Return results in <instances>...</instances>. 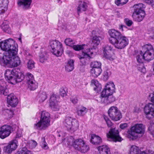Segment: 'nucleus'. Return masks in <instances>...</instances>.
Returning a JSON list of instances; mask_svg holds the SVG:
<instances>
[{"label": "nucleus", "instance_id": "obj_41", "mask_svg": "<svg viewBox=\"0 0 154 154\" xmlns=\"http://www.w3.org/2000/svg\"><path fill=\"white\" fill-rule=\"evenodd\" d=\"M27 68L29 69H32L35 68V63L31 59L27 60Z\"/></svg>", "mask_w": 154, "mask_h": 154}, {"label": "nucleus", "instance_id": "obj_28", "mask_svg": "<svg viewBox=\"0 0 154 154\" xmlns=\"http://www.w3.org/2000/svg\"><path fill=\"white\" fill-rule=\"evenodd\" d=\"M87 6L86 3L84 2L80 1L79 2L78 6L77 8L78 14L82 11H85Z\"/></svg>", "mask_w": 154, "mask_h": 154}, {"label": "nucleus", "instance_id": "obj_57", "mask_svg": "<svg viewBox=\"0 0 154 154\" xmlns=\"http://www.w3.org/2000/svg\"><path fill=\"white\" fill-rule=\"evenodd\" d=\"M37 145V143L33 140H31L29 143V147L31 149L35 148Z\"/></svg>", "mask_w": 154, "mask_h": 154}, {"label": "nucleus", "instance_id": "obj_13", "mask_svg": "<svg viewBox=\"0 0 154 154\" xmlns=\"http://www.w3.org/2000/svg\"><path fill=\"white\" fill-rule=\"evenodd\" d=\"M146 118L150 119L154 118V104L149 103L145 105L144 108Z\"/></svg>", "mask_w": 154, "mask_h": 154}, {"label": "nucleus", "instance_id": "obj_51", "mask_svg": "<svg viewBox=\"0 0 154 154\" xmlns=\"http://www.w3.org/2000/svg\"><path fill=\"white\" fill-rule=\"evenodd\" d=\"M64 42L67 45L72 46L75 44V41L72 39H65Z\"/></svg>", "mask_w": 154, "mask_h": 154}, {"label": "nucleus", "instance_id": "obj_19", "mask_svg": "<svg viewBox=\"0 0 154 154\" xmlns=\"http://www.w3.org/2000/svg\"><path fill=\"white\" fill-rule=\"evenodd\" d=\"M7 100L8 103L12 107H15L18 103V99L12 93L8 95Z\"/></svg>", "mask_w": 154, "mask_h": 154}, {"label": "nucleus", "instance_id": "obj_15", "mask_svg": "<svg viewBox=\"0 0 154 154\" xmlns=\"http://www.w3.org/2000/svg\"><path fill=\"white\" fill-rule=\"evenodd\" d=\"M128 39H111L110 42L119 49L124 48L128 44Z\"/></svg>", "mask_w": 154, "mask_h": 154}, {"label": "nucleus", "instance_id": "obj_60", "mask_svg": "<svg viewBox=\"0 0 154 154\" xmlns=\"http://www.w3.org/2000/svg\"><path fill=\"white\" fill-rule=\"evenodd\" d=\"M124 22L125 24L128 26H131L133 23V21L129 19L126 18L124 20Z\"/></svg>", "mask_w": 154, "mask_h": 154}, {"label": "nucleus", "instance_id": "obj_37", "mask_svg": "<svg viewBox=\"0 0 154 154\" xmlns=\"http://www.w3.org/2000/svg\"><path fill=\"white\" fill-rule=\"evenodd\" d=\"M39 61L42 63H43L45 62L48 58V56L47 52L45 51L43 52H41L39 55Z\"/></svg>", "mask_w": 154, "mask_h": 154}, {"label": "nucleus", "instance_id": "obj_20", "mask_svg": "<svg viewBox=\"0 0 154 154\" xmlns=\"http://www.w3.org/2000/svg\"><path fill=\"white\" fill-rule=\"evenodd\" d=\"M101 101L106 104H110L115 100V98L112 94L107 95L106 96H101Z\"/></svg>", "mask_w": 154, "mask_h": 154}, {"label": "nucleus", "instance_id": "obj_4", "mask_svg": "<svg viewBox=\"0 0 154 154\" xmlns=\"http://www.w3.org/2000/svg\"><path fill=\"white\" fill-rule=\"evenodd\" d=\"M100 43V40L99 39H92V43H91V45L93 47V48H91V49L89 48L88 49L87 52H82V55L79 56L78 57L83 64L85 63V60L86 58H92L91 56V55L93 54V51L92 50L95 49V47H96Z\"/></svg>", "mask_w": 154, "mask_h": 154}, {"label": "nucleus", "instance_id": "obj_54", "mask_svg": "<svg viewBox=\"0 0 154 154\" xmlns=\"http://www.w3.org/2000/svg\"><path fill=\"white\" fill-rule=\"evenodd\" d=\"M103 118L105 120L107 126L109 127L112 126L113 125L112 122L108 117L105 115L103 116Z\"/></svg>", "mask_w": 154, "mask_h": 154}, {"label": "nucleus", "instance_id": "obj_22", "mask_svg": "<svg viewBox=\"0 0 154 154\" xmlns=\"http://www.w3.org/2000/svg\"><path fill=\"white\" fill-rule=\"evenodd\" d=\"M145 15V11H142V12H133L132 17L134 21L140 22L143 19Z\"/></svg>", "mask_w": 154, "mask_h": 154}, {"label": "nucleus", "instance_id": "obj_43", "mask_svg": "<svg viewBox=\"0 0 154 154\" xmlns=\"http://www.w3.org/2000/svg\"><path fill=\"white\" fill-rule=\"evenodd\" d=\"M11 147L13 151L15 150L18 146L17 141L15 139L9 142L8 143Z\"/></svg>", "mask_w": 154, "mask_h": 154}, {"label": "nucleus", "instance_id": "obj_32", "mask_svg": "<svg viewBox=\"0 0 154 154\" xmlns=\"http://www.w3.org/2000/svg\"><path fill=\"white\" fill-rule=\"evenodd\" d=\"M1 27L3 31L6 33L10 34L11 32V29L9 26L8 21H4L1 25Z\"/></svg>", "mask_w": 154, "mask_h": 154}, {"label": "nucleus", "instance_id": "obj_44", "mask_svg": "<svg viewBox=\"0 0 154 154\" xmlns=\"http://www.w3.org/2000/svg\"><path fill=\"white\" fill-rule=\"evenodd\" d=\"M40 145L42 147L45 149H47L48 148V144L45 141V139L44 137L41 138L40 142Z\"/></svg>", "mask_w": 154, "mask_h": 154}, {"label": "nucleus", "instance_id": "obj_33", "mask_svg": "<svg viewBox=\"0 0 154 154\" xmlns=\"http://www.w3.org/2000/svg\"><path fill=\"white\" fill-rule=\"evenodd\" d=\"M88 109L83 106H81L77 110V113L78 116H80L85 115L88 112Z\"/></svg>", "mask_w": 154, "mask_h": 154}, {"label": "nucleus", "instance_id": "obj_36", "mask_svg": "<svg viewBox=\"0 0 154 154\" xmlns=\"http://www.w3.org/2000/svg\"><path fill=\"white\" fill-rule=\"evenodd\" d=\"M102 72L101 68L91 69V70L92 75L94 77H97Z\"/></svg>", "mask_w": 154, "mask_h": 154}, {"label": "nucleus", "instance_id": "obj_47", "mask_svg": "<svg viewBox=\"0 0 154 154\" xmlns=\"http://www.w3.org/2000/svg\"><path fill=\"white\" fill-rule=\"evenodd\" d=\"M24 55L26 60H28L32 58V55L30 54L29 50H25L24 51Z\"/></svg>", "mask_w": 154, "mask_h": 154}, {"label": "nucleus", "instance_id": "obj_55", "mask_svg": "<svg viewBox=\"0 0 154 154\" xmlns=\"http://www.w3.org/2000/svg\"><path fill=\"white\" fill-rule=\"evenodd\" d=\"M141 55L143 56V53H142L141 51H140V54L137 55L136 57L137 61L138 63H142L143 62V60H144V58H143L142 60H141V57L140 56Z\"/></svg>", "mask_w": 154, "mask_h": 154}, {"label": "nucleus", "instance_id": "obj_61", "mask_svg": "<svg viewBox=\"0 0 154 154\" xmlns=\"http://www.w3.org/2000/svg\"><path fill=\"white\" fill-rule=\"evenodd\" d=\"M98 34V33L96 31L93 30L91 32V37L93 38H98L100 37Z\"/></svg>", "mask_w": 154, "mask_h": 154}, {"label": "nucleus", "instance_id": "obj_2", "mask_svg": "<svg viewBox=\"0 0 154 154\" xmlns=\"http://www.w3.org/2000/svg\"><path fill=\"white\" fill-rule=\"evenodd\" d=\"M50 115L45 111L42 112L40 121L34 124L35 128L38 130H45L50 125Z\"/></svg>", "mask_w": 154, "mask_h": 154}, {"label": "nucleus", "instance_id": "obj_39", "mask_svg": "<svg viewBox=\"0 0 154 154\" xmlns=\"http://www.w3.org/2000/svg\"><path fill=\"white\" fill-rule=\"evenodd\" d=\"M91 85L93 86H95L96 87L94 88L95 91H98L100 90L101 88V85L99 83L97 80H92L91 81Z\"/></svg>", "mask_w": 154, "mask_h": 154}, {"label": "nucleus", "instance_id": "obj_34", "mask_svg": "<svg viewBox=\"0 0 154 154\" xmlns=\"http://www.w3.org/2000/svg\"><path fill=\"white\" fill-rule=\"evenodd\" d=\"M47 96L45 92H40L37 96V99L40 103L44 102L47 98Z\"/></svg>", "mask_w": 154, "mask_h": 154}, {"label": "nucleus", "instance_id": "obj_64", "mask_svg": "<svg viewBox=\"0 0 154 154\" xmlns=\"http://www.w3.org/2000/svg\"><path fill=\"white\" fill-rule=\"evenodd\" d=\"M127 125L126 123L121 124L120 125V128L122 129H124L127 127Z\"/></svg>", "mask_w": 154, "mask_h": 154}, {"label": "nucleus", "instance_id": "obj_10", "mask_svg": "<svg viewBox=\"0 0 154 154\" xmlns=\"http://www.w3.org/2000/svg\"><path fill=\"white\" fill-rule=\"evenodd\" d=\"M143 48L146 50L145 53L143 54V56L142 55L141 60L144 58V60L150 61L154 58V51L152 46L149 44L145 45L143 47Z\"/></svg>", "mask_w": 154, "mask_h": 154}, {"label": "nucleus", "instance_id": "obj_1", "mask_svg": "<svg viewBox=\"0 0 154 154\" xmlns=\"http://www.w3.org/2000/svg\"><path fill=\"white\" fill-rule=\"evenodd\" d=\"M5 79L9 81V82L13 85L21 82L24 78L23 74L18 72L15 69L7 70L5 73Z\"/></svg>", "mask_w": 154, "mask_h": 154}, {"label": "nucleus", "instance_id": "obj_5", "mask_svg": "<svg viewBox=\"0 0 154 154\" xmlns=\"http://www.w3.org/2000/svg\"><path fill=\"white\" fill-rule=\"evenodd\" d=\"M51 51L54 55L57 57L60 56L63 52V48L62 44L58 41L55 40L50 42Z\"/></svg>", "mask_w": 154, "mask_h": 154}, {"label": "nucleus", "instance_id": "obj_58", "mask_svg": "<svg viewBox=\"0 0 154 154\" xmlns=\"http://www.w3.org/2000/svg\"><path fill=\"white\" fill-rule=\"evenodd\" d=\"M60 94L62 97L66 96L67 95V89L66 88L65 89L61 88L60 89Z\"/></svg>", "mask_w": 154, "mask_h": 154}, {"label": "nucleus", "instance_id": "obj_17", "mask_svg": "<svg viewBox=\"0 0 154 154\" xmlns=\"http://www.w3.org/2000/svg\"><path fill=\"white\" fill-rule=\"evenodd\" d=\"M106 136L108 138H110L115 142H120L122 139L119 135V132L115 128L111 129L109 132L107 133Z\"/></svg>", "mask_w": 154, "mask_h": 154}, {"label": "nucleus", "instance_id": "obj_29", "mask_svg": "<svg viewBox=\"0 0 154 154\" xmlns=\"http://www.w3.org/2000/svg\"><path fill=\"white\" fill-rule=\"evenodd\" d=\"M90 142L94 144H98L101 143L102 140L100 137L94 134L91 135Z\"/></svg>", "mask_w": 154, "mask_h": 154}, {"label": "nucleus", "instance_id": "obj_45", "mask_svg": "<svg viewBox=\"0 0 154 154\" xmlns=\"http://www.w3.org/2000/svg\"><path fill=\"white\" fill-rule=\"evenodd\" d=\"M111 74V72L109 69H107L106 71H105L103 74V79L104 81H107L108 78L109 76Z\"/></svg>", "mask_w": 154, "mask_h": 154}, {"label": "nucleus", "instance_id": "obj_40", "mask_svg": "<svg viewBox=\"0 0 154 154\" xmlns=\"http://www.w3.org/2000/svg\"><path fill=\"white\" fill-rule=\"evenodd\" d=\"M89 149V146L87 145L84 142L83 144L81 145V147L79 148L78 150L82 152L85 153L87 152Z\"/></svg>", "mask_w": 154, "mask_h": 154}, {"label": "nucleus", "instance_id": "obj_6", "mask_svg": "<svg viewBox=\"0 0 154 154\" xmlns=\"http://www.w3.org/2000/svg\"><path fill=\"white\" fill-rule=\"evenodd\" d=\"M145 131L144 126L142 124H136L131 127L129 131V136L132 140L136 138V134H143Z\"/></svg>", "mask_w": 154, "mask_h": 154}, {"label": "nucleus", "instance_id": "obj_31", "mask_svg": "<svg viewBox=\"0 0 154 154\" xmlns=\"http://www.w3.org/2000/svg\"><path fill=\"white\" fill-rule=\"evenodd\" d=\"M20 63L19 58L14 55V58L12 59L10 66L11 67H16L19 65Z\"/></svg>", "mask_w": 154, "mask_h": 154}, {"label": "nucleus", "instance_id": "obj_26", "mask_svg": "<svg viewBox=\"0 0 154 154\" xmlns=\"http://www.w3.org/2000/svg\"><path fill=\"white\" fill-rule=\"evenodd\" d=\"M145 6L142 3H139L133 6L134 11L133 12H142L144 11Z\"/></svg>", "mask_w": 154, "mask_h": 154}, {"label": "nucleus", "instance_id": "obj_3", "mask_svg": "<svg viewBox=\"0 0 154 154\" xmlns=\"http://www.w3.org/2000/svg\"><path fill=\"white\" fill-rule=\"evenodd\" d=\"M14 48L12 52H6L4 53L2 56H0V64L2 66H9L11 61L17 52L18 48L13 47ZM13 50V49H12Z\"/></svg>", "mask_w": 154, "mask_h": 154}, {"label": "nucleus", "instance_id": "obj_21", "mask_svg": "<svg viewBox=\"0 0 154 154\" xmlns=\"http://www.w3.org/2000/svg\"><path fill=\"white\" fill-rule=\"evenodd\" d=\"M108 33L111 38H124L125 37L115 29H112L108 31Z\"/></svg>", "mask_w": 154, "mask_h": 154}, {"label": "nucleus", "instance_id": "obj_50", "mask_svg": "<svg viewBox=\"0 0 154 154\" xmlns=\"http://www.w3.org/2000/svg\"><path fill=\"white\" fill-rule=\"evenodd\" d=\"M61 27L63 30L68 32L72 30L71 26L69 24H63L62 25Z\"/></svg>", "mask_w": 154, "mask_h": 154}, {"label": "nucleus", "instance_id": "obj_25", "mask_svg": "<svg viewBox=\"0 0 154 154\" xmlns=\"http://www.w3.org/2000/svg\"><path fill=\"white\" fill-rule=\"evenodd\" d=\"M8 3V0H0V14L7 10Z\"/></svg>", "mask_w": 154, "mask_h": 154}, {"label": "nucleus", "instance_id": "obj_53", "mask_svg": "<svg viewBox=\"0 0 154 154\" xmlns=\"http://www.w3.org/2000/svg\"><path fill=\"white\" fill-rule=\"evenodd\" d=\"M74 140L72 137L70 136L67 137L66 142L67 145L70 146H73V142Z\"/></svg>", "mask_w": 154, "mask_h": 154}, {"label": "nucleus", "instance_id": "obj_12", "mask_svg": "<svg viewBox=\"0 0 154 154\" xmlns=\"http://www.w3.org/2000/svg\"><path fill=\"white\" fill-rule=\"evenodd\" d=\"M115 86L112 82H108L105 86V88L101 92V96H106L107 95L112 94L115 92Z\"/></svg>", "mask_w": 154, "mask_h": 154}, {"label": "nucleus", "instance_id": "obj_8", "mask_svg": "<svg viewBox=\"0 0 154 154\" xmlns=\"http://www.w3.org/2000/svg\"><path fill=\"white\" fill-rule=\"evenodd\" d=\"M0 47L1 49L7 52H12L14 48L13 47L17 48V44L15 43V41L14 39H7L4 42L0 43Z\"/></svg>", "mask_w": 154, "mask_h": 154}, {"label": "nucleus", "instance_id": "obj_30", "mask_svg": "<svg viewBox=\"0 0 154 154\" xmlns=\"http://www.w3.org/2000/svg\"><path fill=\"white\" fill-rule=\"evenodd\" d=\"M84 142V140L81 139L75 140L73 142V146L75 149L78 150L81 145L83 144Z\"/></svg>", "mask_w": 154, "mask_h": 154}, {"label": "nucleus", "instance_id": "obj_14", "mask_svg": "<svg viewBox=\"0 0 154 154\" xmlns=\"http://www.w3.org/2000/svg\"><path fill=\"white\" fill-rule=\"evenodd\" d=\"M103 52L104 57L110 60H113L115 58L113 52V48L109 45H105L103 47Z\"/></svg>", "mask_w": 154, "mask_h": 154}, {"label": "nucleus", "instance_id": "obj_35", "mask_svg": "<svg viewBox=\"0 0 154 154\" xmlns=\"http://www.w3.org/2000/svg\"><path fill=\"white\" fill-rule=\"evenodd\" d=\"M74 61L72 60L68 61L67 63L65 66L66 70L69 72L72 71L74 68Z\"/></svg>", "mask_w": 154, "mask_h": 154}, {"label": "nucleus", "instance_id": "obj_59", "mask_svg": "<svg viewBox=\"0 0 154 154\" xmlns=\"http://www.w3.org/2000/svg\"><path fill=\"white\" fill-rule=\"evenodd\" d=\"M70 100L74 104H77L78 102V98L76 96H71L70 98Z\"/></svg>", "mask_w": 154, "mask_h": 154}, {"label": "nucleus", "instance_id": "obj_42", "mask_svg": "<svg viewBox=\"0 0 154 154\" xmlns=\"http://www.w3.org/2000/svg\"><path fill=\"white\" fill-rule=\"evenodd\" d=\"M17 153L18 154H34L32 152L25 147L19 149Z\"/></svg>", "mask_w": 154, "mask_h": 154}, {"label": "nucleus", "instance_id": "obj_18", "mask_svg": "<svg viewBox=\"0 0 154 154\" xmlns=\"http://www.w3.org/2000/svg\"><path fill=\"white\" fill-rule=\"evenodd\" d=\"M50 105L52 109L54 111H58L60 109V106L58 104V102L57 100L55 95L52 94L50 99Z\"/></svg>", "mask_w": 154, "mask_h": 154}, {"label": "nucleus", "instance_id": "obj_63", "mask_svg": "<svg viewBox=\"0 0 154 154\" xmlns=\"http://www.w3.org/2000/svg\"><path fill=\"white\" fill-rule=\"evenodd\" d=\"M22 132L20 130H18L17 132L15 138H19L21 137L22 135Z\"/></svg>", "mask_w": 154, "mask_h": 154}, {"label": "nucleus", "instance_id": "obj_23", "mask_svg": "<svg viewBox=\"0 0 154 154\" xmlns=\"http://www.w3.org/2000/svg\"><path fill=\"white\" fill-rule=\"evenodd\" d=\"M32 2L31 0H20L18 2V5L23 9H27L29 8Z\"/></svg>", "mask_w": 154, "mask_h": 154}, {"label": "nucleus", "instance_id": "obj_9", "mask_svg": "<svg viewBox=\"0 0 154 154\" xmlns=\"http://www.w3.org/2000/svg\"><path fill=\"white\" fill-rule=\"evenodd\" d=\"M16 126L8 125H4L0 128V138L2 139L8 137L15 130Z\"/></svg>", "mask_w": 154, "mask_h": 154}, {"label": "nucleus", "instance_id": "obj_56", "mask_svg": "<svg viewBox=\"0 0 154 154\" xmlns=\"http://www.w3.org/2000/svg\"><path fill=\"white\" fill-rule=\"evenodd\" d=\"M150 133L154 137V123H150L148 128Z\"/></svg>", "mask_w": 154, "mask_h": 154}, {"label": "nucleus", "instance_id": "obj_24", "mask_svg": "<svg viewBox=\"0 0 154 154\" xmlns=\"http://www.w3.org/2000/svg\"><path fill=\"white\" fill-rule=\"evenodd\" d=\"M0 93L5 96L8 94V90L6 88L5 82L2 80H0Z\"/></svg>", "mask_w": 154, "mask_h": 154}, {"label": "nucleus", "instance_id": "obj_27", "mask_svg": "<svg viewBox=\"0 0 154 154\" xmlns=\"http://www.w3.org/2000/svg\"><path fill=\"white\" fill-rule=\"evenodd\" d=\"M97 149L101 154H110V149L106 145L100 146Z\"/></svg>", "mask_w": 154, "mask_h": 154}, {"label": "nucleus", "instance_id": "obj_38", "mask_svg": "<svg viewBox=\"0 0 154 154\" xmlns=\"http://www.w3.org/2000/svg\"><path fill=\"white\" fill-rule=\"evenodd\" d=\"M141 152L139 148L137 146L133 145L131 146L129 150V154H139Z\"/></svg>", "mask_w": 154, "mask_h": 154}, {"label": "nucleus", "instance_id": "obj_49", "mask_svg": "<svg viewBox=\"0 0 154 154\" xmlns=\"http://www.w3.org/2000/svg\"><path fill=\"white\" fill-rule=\"evenodd\" d=\"M3 150L7 153H11L13 151L10 146L8 143V145L3 147Z\"/></svg>", "mask_w": 154, "mask_h": 154}, {"label": "nucleus", "instance_id": "obj_7", "mask_svg": "<svg viewBox=\"0 0 154 154\" xmlns=\"http://www.w3.org/2000/svg\"><path fill=\"white\" fill-rule=\"evenodd\" d=\"M64 125L68 130L75 131L79 127V122L76 119L69 116L66 117L63 122Z\"/></svg>", "mask_w": 154, "mask_h": 154}, {"label": "nucleus", "instance_id": "obj_48", "mask_svg": "<svg viewBox=\"0 0 154 154\" xmlns=\"http://www.w3.org/2000/svg\"><path fill=\"white\" fill-rule=\"evenodd\" d=\"M128 0H115V4L118 6H122L126 4Z\"/></svg>", "mask_w": 154, "mask_h": 154}, {"label": "nucleus", "instance_id": "obj_52", "mask_svg": "<svg viewBox=\"0 0 154 154\" xmlns=\"http://www.w3.org/2000/svg\"><path fill=\"white\" fill-rule=\"evenodd\" d=\"M85 46V45H73V48L75 51H79L83 49Z\"/></svg>", "mask_w": 154, "mask_h": 154}, {"label": "nucleus", "instance_id": "obj_62", "mask_svg": "<svg viewBox=\"0 0 154 154\" xmlns=\"http://www.w3.org/2000/svg\"><path fill=\"white\" fill-rule=\"evenodd\" d=\"M138 68V70L143 73H145L146 72V68L143 66V64L140 65V66Z\"/></svg>", "mask_w": 154, "mask_h": 154}, {"label": "nucleus", "instance_id": "obj_16", "mask_svg": "<svg viewBox=\"0 0 154 154\" xmlns=\"http://www.w3.org/2000/svg\"><path fill=\"white\" fill-rule=\"evenodd\" d=\"M26 80L28 88L30 90L33 91L37 88L38 84L35 80L33 75L31 73H27Z\"/></svg>", "mask_w": 154, "mask_h": 154}, {"label": "nucleus", "instance_id": "obj_46", "mask_svg": "<svg viewBox=\"0 0 154 154\" xmlns=\"http://www.w3.org/2000/svg\"><path fill=\"white\" fill-rule=\"evenodd\" d=\"M101 63L100 62L97 61L92 62L91 64V69L101 68Z\"/></svg>", "mask_w": 154, "mask_h": 154}, {"label": "nucleus", "instance_id": "obj_11", "mask_svg": "<svg viewBox=\"0 0 154 154\" xmlns=\"http://www.w3.org/2000/svg\"><path fill=\"white\" fill-rule=\"evenodd\" d=\"M108 114L110 119L114 121L119 120L122 118L121 113L116 106L111 107L108 111Z\"/></svg>", "mask_w": 154, "mask_h": 154}]
</instances>
